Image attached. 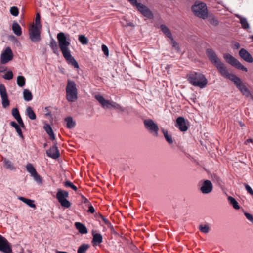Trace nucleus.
Masks as SVG:
<instances>
[{
	"label": "nucleus",
	"instance_id": "f257e3e1",
	"mask_svg": "<svg viewBox=\"0 0 253 253\" xmlns=\"http://www.w3.org/2000/svg\"><path fill=\"white\" fill-rule=\"evenodd\" d=\"M58 45L63 57L69 64H70L75 68L79 67L78 63L71 55V51L69 49L70 45L69 35L65 34L63 32H59L57 35Z\"/></svg>",
	"mask_w": 253,
	"mask_h": 253
},
{
	"label": "nucleus",
	"instance_id": "f03ea898",
	"mask_svg": "<svg viewBox=\"0 0 253 253\" xmlns=\"http://www.w3.org/2000/svg\"><path fill=\"white\" fill-rule=\"evenodd\" d=\"M187 79L192 85L200 88L205 87L208 83L205 76L200 72H191L187 75Z\"/></svg>",
	"mask_w": 253,
	"mask_h": 253
},
{
	"label": "nucleus",
	"instance_id": "7ed1b4c3",
	"mask_svg": "<svg viewBox=\"0 0 253 253\" xmlns=\"http://www.w3.org/2000/svg\"><path fill=\"white\" fill-rule=\"evenodd\" d=\"M206 54L210 61L217 68L221 76L225 75L228 70L225 65L218 58L215 52L211 49L206 50Z\"/></svg>",
	"mask_w": 253,
	"mask_h": 253
},
{
	"label": "nucleus",
	"instance_id": "20e7f679",
	"mask_svg": "<svg viewBox=\"0 0 253 253\" xmlns=\"http://www.w3.org/2000/svg\"><path fill=\"white\" fill-rule=\"evenodd\" d=\"M223 77L233 81L236 85L237 88L242 93V94L247 97L250 95V92L247 87L243 84L240 78L235 75L229 73L228 71L225 75Z\"/></svg>",
	"mask_w": 253,
	"mask_h": 253
},
{
	"label": "nucleus",
	"instance_id": "39448f33",
	"mask_svg": "<svg viewBox=\"0 0 253 253\" xmlns=\"http://www.w3.org/2000/svg\"><path fill=\"white\" fill-rule=\"evenodd\" d=\"M193 14L198 18L205 19L208 17V10L206 4L204 2L196 1L191 7Z\"/></svg>",
	"mask_w": 253,
	"mask_h": 253
},
{
	"label": "nucleus",
	"instance_id": "423d86ee",
	"mask_svg": "<svg viewBox=\"0 0 253 253\" xmlns=\"http://www.w3.org/2000/svg\"><path fill=\"white\" fill-rule=\"evenodd\" d=\"M94 98L99 102L102 107L104 108L110 109L111 108H113L122 112L125 111V108L120 105L118 103L113 101L106 100L100 94L95 95Z\"/></svg>",
	"mask_w": 253,
	"mask_h": 253
},
{
	"label": "nucleus",
	"instance_id": "0eeeda50",
	"mask_svg": "<svg viewBox=\"0 0 253 253\" xmlns=\"http://www.w3.org/2000/svg\"><path fill=\"white\" fill-rule=\"evenodd\" d=\"M66 98L69 102H74L77 99L78 91L75 83L68 80L66 87Z\"/></svg>",
	"mask_w": 253,
	"mask_h": 253
},
{
	"label": "nucleus",
	"instance_id": "6e6552de",
	"mask_svg": "<svg viewBox=\"0 0 253 253\" xmlns=\"http://www.w3.org/2000/svg\"><path fill=\"white\" fill-rule=\"evenodd\" d=\"M133 6H136L138 10L145 17L148 19L153 18L152 11L142 3H138L137 0H127Z\"/></svg>",
	"mask_w": 253,
	"mask_h": 253
},
{
	"label": "nucleus",
	"instance_id": "1a4fd4ad",
	"mask_svg": "<svg viewBox=\"0 0 253 253\" xmlns=\"http://www.w3.org/2000/svg\"><path fill=\"white\" fill-rule=\"evenodd\" d=\"M41 29L37 26H31L29 29V38L32 42L36 43L39 42L41 40Z\"/></svg>",
	"mask_w": 253,
	"mask_h": 253
},
{
	"label": "nucleus",
	"instance_id": "9d476101",
	"mask_svg": "<svg viewBox=\"0 0 253 253\" xmlns=\"http://www.w3.org/2000/svg\"><path fill=\"white\" fill-rule=\"evenodd\" d=\"M144 125L145 128L154 136H158V131L159 130L158 126L154 122V121L151 119H146L143 121Z\"/></svg>",
	"mask_w": 253,
	"mask_h": 253
},
{
	"label": "nucleus",
	"instance_id": "9b49d317",
	"mask_svg": "<svg viewBox=\"0 0 253 253\" xmlns=\"http://www.w3.org/2000/svg\"><path fill=\"white\" fill-rule=\"evenodd\" d=\"M69 197V193L67 191L58 189L56 193V198L62 207L69 208L71 206V203L67 200Z\"/></svg>",
	"mask_w": 253,
	"mask_h": 253
},
{
	"label": "nucleus",
	"instance_id": "f8f14e48",
	"mask_svg": "<svg viewBox=\"0 0 253 253\" xmlns=\"http://www.w3.org/2000/svg\"><path fill=\"white\" fill-rule=\"evenodd\" d=\"M223 57L224 59L228 64L231 65L236 68L245 72L248 71V69L246 67H244L238 60L230 54L225 53L224 54Z\"/></svg>",
	"mask_w": 253,
	"mask_h": 253
},
{
	"label": "nucleus",
	"instance_id": "ddd939ff",
	"mask_svg": "<svg viewBox=\"0 0 253 253\" xmlns=\"http://www.w3.org/2000/svg\"><path fill=\"white\" fill-rule=\"evenodd\" d=\"M0 252L2 253H13L11 244L1 235H0Z\"/></svg>",
	"mask_w": 253,
	"mask_h": 253
},
{
	"label": "nucleus",
	"instance_id": "4468645a",
	"mask_svg": "<svg viewBox=\"0 0 253 253\" xmlns=\"http://www.w3.org/2000/svg\"><path fill=\"white\" fill-rule=\"evenodd\" d=\"M27 171L31 174V176L33 177L34 179L39 184L42 183V178L37 173L35 168L33 165L29 163L26 166Z\"/></svg>",
	"mask_w": 253,
	"mask_h": 253
},
{
	"label": "nucleus",
	"instance_id": "2eb2a0df",
	"mask_svg": "<svg viewBox=\"0 0 253 253\" xmlns=\"http://www.w3.org/2000/svg\"><path fill=\"white\" fill-rule=\"evenodd\" d=\"M0 94L2 99V104L3 108H6L9 105V101L8 99V96L5 86L0 84Z\"/></svg>",
	"mask_w": 253,
	"mask_h": 253
},
{
	"label": "nucleus",
	"instance_id": "dca6fc26",
	"mask_svg": "<svg viewBox=\"0 0 253 253\" xmlns=\"http://www.w3.org/2000/svg\"><path fill=\"white\" fill-rule=\"evenodd\" d=\"M13 59V53L10 47H7L1 55L0 61L2 64H6Z\"/></svg>",
	"mask_w": 253,
	"mask_h": 253
},
{
	"label": "nucleus",
	"instance_id": "f3484780",
	"mask_svg": "<svg viewBox=\"0 0 253 253\" xmlns=\"http://www.w3.org/2000/svg\"><path fill=\"white\" fill-rule=\"evenodd\" d=\"M175 126L182 132L186 131L188 129V126H187L186 121L182 117H178L177 118Z\"/></svg>",
	"mask_w": 253,
	"mask_h": 253
},
{
	"label": "nucleus",
	"instance_id": "a211bd4d",
	"mask_svg": "<svg viewBox=\"0 0 253 253\" xmlns=\"http://www.w3.org/2000/svg\"><path fill=\"white\" fill-rule=\"evenodd\" d=\"M212 189L213 185L211 182L209 180H206L203 182L200 190L203 194H209L212 191Z\"/></svg>",
	"mask_w": 253,
	"mask_h": 253
},
{
	"label": "nucleus",
	"instance_id": "6ab92c4d",
	"mask_svg": "<svg viewBox=\"0 0 253 253\" xmlns=\"http://www.w3.org/2000/svg\"><path fill=\"white\" fill-rule=\"evenodd\" d=\"M46 154L47 156L54 159H56L59 157V151L56 146V144L46 151Z\"/></svg>",
	"mask_w": 253,
	"mask_h": 253
},
{
	"label": "nucleus",
	"instance_id": "aec40b11",
	"mask_svg": "<svg viewBox=\"0 0 253 253\" xmlns=\"http://www.w3.org/2000/svg\"><path fill=\"white\" fill-rule=\"evenodd\" d=\"M239 56L245 61L248 63H253V58L251 55L244 48H242L239 53Z\"/></svg>",
	"mask_w": 253,
	"mask_h": 253
},
{
	"label": "nucleus",
	"instance_id": "412c9836",
	"mask_svg": "<svg viewBox=\"0 0 253 253\" xmlns=\"http://www.w3.org/2000/svg\"><path fill=\"white\" fill-rule=\"evenodd\" d=\"M92 244L93 246H96L102 242V236L99 233L92 234Z\"/></svg>",
	"mask_w": 253,
	"mask_h": 253
},
{
	"label": "nucleus",
	"instance_id": "4be33fe9",
	"mask_svg": "<svg viewBox=\"0 0 253 253\" xmlns=\"http://www.w3.org/2000/svg\"><path fill=\"white\" fill-rule=\"evenodd\" d=\"M75 225L77 229L79 231V232L80 233L82 234H85L87 233V229L85 226L83 224L80 222H76Z\"/></svg>",
	"mask_w": 253,
	"mask_h": 253
},
{
	"label": "nucleus",
	"instance_id": "5701e85b",
	"mask_svg": "<svg viewBox=\"0 0 253 253\" xmlns=\"http://www.w3.org/2000/svg\"><path fill=\"white\" fill-rule=\"evenodd\" d=\"M50 47L52 49L53 52L56 54H59V49H58V46L57 45V43L55 40L53 39L50 40V42H49V44Z\"/></svg>",
	"mask_w": 253,
	"mask_h": 253
},
{
	"label": "nucleus",
	"instance_id": "b1692460",
	"mask_svg": "<svg viewBox=\"0 0 253 253\" xmlns=\"http://www.w3.org/2000/svg\"><path fill=\"white\" fill-rule=\"evenodd\" d=\"M12 30L14 33L18 36H21L22 34V29L21 27L19 25V24L17 22H14L12 24Z\"/></svg>",
	"mask_w": 253,
	"mask_h": 253
},
{
	"label": "nucleus",
	"instance_id": "393cba45",
	"mask_svg": "<svg viewBox=\"0 0 253 253\" xmlns=\"http://www.w3.org/2000/svg\"><path fill=\"white\" fill-rule=\"evenodd\" d=\"M44 129L49 136L50 139L52 140H54L55 139V137L53 132V131L50 126L48 124H46L44 126Z\"/></svg>",
	"mask_w": 253,
	"mask_h": 253
},
{
	"label": "nucleus",
	"instance_id": "a878e982",
	"mask_svg": "<svg viewBox=\"0 0 253 253\" xmlns=\"http://www.w3.org/2000/svg\"><path fill=\"white\" fill-rule=\"evenodd\" d=\"M162 131L167 142L169 144H172L173 143V140L171 135L169 134L168 130L164 129V128H162Z\"/></svg>",
	"mask_w": 253,
	"mask_h": 253
},
{
	"label": "nucleus",
	"instance_id": "bb28decb",
	"mask_svg": "<svg viewBox=\"0 0 253 253\" xmlns=\"http://www.w3.org/2000/svg\"><path fill=\"white\" fill-rule=\"evenodd\" d=\"M237 17L240 20L242 27L244 29H248L250 28V25L248 23L246 18L242 17L240 15H237Z\"/></svg>",
	"mask_w": 253,
	"mask_h": 253
},
{
	"label": "nucleus",
	"instance_id": "cd10ccee",
	"mask_svg": "<svg viewBox=\"0 0 253 253\" xmlns=\"http://www.w3.org/2000/svg\"><path fill=\"white\" fill-rule=\"evenodd\" d=\"M161 31L169 38L172 39V35L169 29L165 25L162 24L160 26Z\"/></svg>",
	"mask_w": 253,
	"mask_h": 253
},
{
	"label": "nucleus",
	"instance_id": "c85d7f7f",
	"mask_svg": "<svg viewBox=\"0 0 253 253\" xmlns=\"http://www.w3.org/2000/svg\"><path fill=\"white\" fill-rule=\"evenodd\" d=\"M65 121L67 122L66 126L69 129H72L75 126L76 123L73 120L72 117H67L65 119Z\"/></svg>",
	"mask_w": 253,
	"mask_h": 253
},
{
	"label": "nucleus",
	"instance_id": "c756f323",
	"mask_svg": "<svg viewBox=\"0 0 253 253\" xmlns=\"http://www.w3.org/2000/svg\"><path fill=\"white\" fill-rule=\"evenodd\" d=\"M18 199L23 202L31 208H36V205L34 204V201L33 200L27 199L23 197H18Z\"/></svg>",
	"mask_w": 253,
	"mask_h": 253
},
{
	"label": "nucleus",
	"instance_id": "7c9ffc66",
	"mask_svg": "<svg viewBox=\"0 0 253 253\" xmlns=\"http://www.w3.org/2000/svg\"><path fill=\"white\" fill-rule=\"evenodd\" d=\"M10 124L11 126H12L13 127H14L15 128L16 131L17 132V133L18 134V135H19V136L21 138H23L24 137H23L22 132V130H21V129L20 126L14 121L11 122Z\"/></svg>",
	"mask_w": 253,
	"mask_h": 253
},
{
	"label": "nucleus",
	"instance_id": "2f4dec72",
	"mask_svg": "<svg viewBox=\"0 0 253 253\" xmlns=\"http://www.w3.org/2000/svg\"><path fill=\"white\" fill-rule=\"evenodd\" d=\"M26 115L31 120H35L36 118V115L33 110L32 107L28 106L26 108Z\"/></svg>",
	"mask_w": 253,
	"mask_h": 253
},
{
	"label": "nucleus",
	"instance_id": "473e14b6",
	"mask_svg": "<svg viewBox=\"0 0 253 253\" xmlns=\"http://www.w3.org/2000/svg\"><path fill=\"white\" fill-rule=\"evenodd\" d=\"M23 98L25 101H31L33 98V95L31 92L28 89H24L23 90Z\"/></svg>",
	"mask_w": 253,
	"mask_h": 253
},
{
	"label": "nucleus",
	"instance_id": "72a5a7b5",
	"mask_svg": "<svg viewBox=\"0 0 253 253\" xmlns=\"http://www.w3.org/2000/svg\"><path fill=\"white\" fill-rule=\"evenodd\" d=\"M3 164L4 167L7 169H10L11 170H14L16 169L14 167L12 163L6 159H4L3 160Z\"/></svg>",
	"mask_w": 253,
	"mask_h": 253
},
{
	"label": "nucleus",
	"instance_id": "f704fd0d",
	"mask_svg": "<svg viewBox=\"0 0 253 253\" xmlns=\"http://www.w3.org/2000/svg\"><path fill=\"white\" fill-rule=\"evenodd\" d=\"M228 200L230 203V204L232 205L234 209L236 210H238L240 209V206L238 204L237 201L231 196H229L228 197Z\"/></svg>",
	"mask_w": 253,
	"mask_h": 253
},
{
	"label": "nucleus",
	"instance_id": "c9c22d12",
	"mask_svg": "<svg viewBox=\"0 0 253 253\" xmlns=\"http://www.w3.org/2000/svg\"><path fill=\"white\" fill-rule=\"evenodd\" d=\"M89 247L90 246L88 244H83L79 247L77 253H85Z\"/></svg>",
	"mask_w": 253,
	"mask_h": 253
},
{
	"label": "nucleus",
	"instance_id": "e433bc0d",
	"mask_svg": "<svg viewBox=\"0 0 253 253\" xmlns=\"http://www.w3.org/2000/svg\"><path fill=\"white\" fill-rule=\"evenodd\" d=\"M26 79L24 76H19L17 78V83L19 86L23 87L25 85Z\"/></svg>",
	"mask_w": 253,
	"mask_h": 253
},
{
	"label": "nucleus",
	"instance_id": "4c0bfd02",
	"mask_svg": "<svg viewBox=\"0 0 253 253\" xmlns=\"http://www.w3.org/2000/svg\"><path fill=\"white\" fill-rule=\"evenodd\" d=\"M79 41L83 45H86L88 43V39L84 35H79Z\"/></svg>",
	"mask_w": 253,
	"mask_h": 253
},
{
	"label": "nucleus",
	"instance_id": "58836bf2",
	"mask_svg": "<svg viewBox=\"0 0 253 253\" xmlns=\"http://www.w3.org/2000/svg\"><path fill=\"white\" fill-rule=\"evenodd\" d=\"M64 185L65 187L68 188L70 187L72 188L74 191H76L78 190L77 186L73 184L70 181H66L64 183Z\"/></svg>",
	"mask_w": 253,
	"mask_h": 253
},
{
	"label": "nucleus",
	"instance_id": "ea45409f",
	"mask_svg": "<svg viewBox=\"0 0 253 253\" xmlns=\"http://www.w3.org/2000/svg\"><path fill=\"white\" fill-rule=\"evenodd\" d=\"M170 39L171 40L170 43L172 47L174 48L177 52H179L180 47L177 42L173 39V37H172V39Z\"/></svg>",
	"mask_w": 253,
	"mask_h": 253
},
{
	"label": "nucleus",
	"instance_id": "a19ab883",
	"mask_svg": "<svg viewBox=\"0 0 253 253\" xmlns=\"http://www.w3.org/2000/svg\"><path fill=\"white\" fill-rule=\"evenodd\" d=\"M199 230L201 232L207 234L210 231V227L208 225L201 224L199 225Z\"/></svg>",
	"mask_w": 253,
	"mask_h": 253
},
{
	"label": "nucleus",
	"instance_id": "79ce46f5",
	"mask_svg": "<svg viewBox=\"0 0 253 253\" xmlns=\"http://www.w3.org/2000/svg\"><path fill=\"white\" fill-rule=\"evenodd\" d=\"M37 26L38 27L42 28V25L40 23V15L39 13H37L36 16L35 23L31 26Z\"/></svg>",
	"mask_w": 253,
	"mask_h": 253
},
{
	"label": "nucleus",
	"instance_id": "37998d69",
	"mask_svg": "<svg viewBox=\"0 0 253 253\" xmlns=\"http://www.w3.org/2000/svg\"><path fill=\"white\" fill-rule=\"evenodd\" d=\"M10 12L11 15L17 16L19 14V9L16 6H13L10 8Z\"/></svg>",
	"mask_w": 253,
	"mask_h": 253
},
{
	"label": "nucleus",
	"instance_id": "c03bdc74",
	"mask_svg": "<svg viewBox=\"0 0 253 253\" xmlns=\"http://www.w3.org/2000/svg\"><path fill=\"white\" fill-rule=\"evenodd\" d=\"M99 217H100V218L102 220V221H103V222L108 226V227H110L111 226V224L110 223V222L105 217H104V216H103L101 214H100L99 215Z\"/></svg>",
	"mask_w": 253,
	"mask_h": 253
},
{
	"label": "nucleus",
	"instance_id": "a18cd8bd",
	"mask_svg": "<svg viewBox=\"0 0 253 253\" xmlns=\"http://www.w3.org/2000/svg\"><path fill=\"white\" fill-rule=\"evenodd\" d=\"M13 74L12 71H8L3 76L6 80H11L13 78Z\"/></svg>",
	"mask_w": 253,
	"mask_h": 253
},
{
	"label": "nucleus",
	"instance_id": "49530a36",
	"mask_svg": "<svg viewBox=\"0 0 253 253\" xmlns=\"http://www.w3.org/2000/svg\"><path fill=\"white\" fill-rule=\"evenodd\" d=\"M11 113L15 119L17 117L20 116L19 112L17 108L12 109L11 111Z\"/></svg>",
	"mask_w": 253,
	"mask_h": 253
},
{
	"label": "nucleus",
	"instance_id": "de8ad7c7",
	"mask_svg": "<svg viewBox=\"0 0 253 253\" xmlns=\"http://www.w3.org/2000/svg\"><path fill=\"white\" fill-rule=\"evenodd\" d=\"M245 188L247 192L250 194L252 196H253V190L252 188L247 184L245 183L244 184Z\"/></svg>",
	"mask_w": 253,
	"mask_h": 253
},
{
	"label": "nucleus",
	"instance_id": "09e8293b",
	"mask_svg": "<svg viewBox=\"0 0 253 253\" xmlns=\"http://www.w3.org/2000/svg\"><path fill=\"white\" fill-rule=\"evenodd\" d=\"M102 50L104 54L108 56L109 55V50L107 46L104 44L102 45Z\"/></svg>",
	"mask_w": 253,
	"mask_h": 253
},
{
	"label": "nucleus",
	"instance_id": "8fccbe9b",
	"mask_svg": "<svg viewBox=\"0 0 253 253\" xmlns=\"http://www.w3.org/2000/svg\"><path fill=\"white\" fill-rule=\"evenodd\" d=\"M19 125L23 128L25 127V125L22 121L21 116L15 118Z\"/></svg>",
	"mask_w": 253,
	"mask_h": 253
},
{
	"label": "nucleus",
	"instance_id": "3c124183",
	"mask_svg": "<svg viewBox=\"0 0 253 253\" xmlns=\"http://www.w3.org/2000/svg\"><path fill=\"white\" fill-rule=\"evenodd\" d=\"M246 217L253 224V216L252 214L249 213H245Z\"/></svg>",
	"mask_w": 253,
	"mask_h": 253
},
{
	"label": "nucleus",
	"instance_id": "603ef678",
	"mask_svg": "<svg viewBox=\"0 0 253 253\" xmlns=\"http://www.w3.org/2000/svg\"><path fill=\"white\" fill-rule=\"evenodd\" d=\"M210 22L212 25L214 26H217L218 24V21L215 18H212L211 19H210Z\"/></svg>",
	"mask_w": 253,
	"mask_h": 253
},
{
	"label": "nucleus",
	"instance_id": "864d4df0",
	"mask_svg": "<svg viewBox=\"0 0 253 253\" xmlns=\"http://www.w3.org/2000/svg\"><path fill=\"white\" fill-rule=\"evenodd\" d=\"M82 198V203L86 204L87 205L90 204L89 200L84 195L81 196Z\"/></svg>",
	"mask_w": 253,
	"mask_h": 253
},
{
	"label": "nucleus",
	"instance_id": "5fc2aeb1",
	"mask_svg": "<svg viewBox=\"0 0 253 253\" xmlns=\"http://www.w3.org/2000/svg\"><path fill=\"white\" fill-rule=\"evenodd\" d=\"M88 205L89 206L88 212H90L91 213H93L95 212V210H94V207L90 204H89Z\"/></svg>",
	"mask_w": 253,
	"mask_h": 253
},
{
	"label": "nucleus",
	"instance_id": "6e6d98bb",
	"mask_svg": "<svg viewBox=\"0 0 253 253\" xmlns=\"http://www.w3.org/2000/svg\"><path fill=\"white\" fill-rule=\"evenodd\" d=\"M240 44L239 43L236 42V43H235V44H234L235 48L238 49V48H240Z\"/></svg>",
	"mask_w": 253,
	"mask_h": 253
},
{
	"label": "nucleus",
	"instance_id": "4d7b16f0",
	"mask_svg": "<svg viewBox=\"0 0 253 253\" xmlns=\"http://www.w3.org/2000/svg\"><path fill=\"white\" fill-rule=\"evenodd\" d=\"M253 143V139H247L246 142H245V143L247 144V143Z\"/></svg>",
	"mask_w": 253,
	"mask_h": 253
},
{
	"label": "nucleus",
	"instance_id": "13d9d810",
	"mask_svg": "<svg viewBox=\"0 0 253 253\" xmlns=\"http://www.w3.org/2000/svg\"><path fill=\"white\" fill-rule=\"evenodd\" d=\"M56 253H68L67 252H65V251H60L58 250H56Z\"/></svg>",
	"mask_w": 253,
	"mask_h": 253
},
{
	"label": "nucleus",
	"instance_id": "bf43d9fd",
	"mask_svg": "<svg viewBox=\"0 0 253 253\" xmlns=\"http://www.w3.org/2000/svg\"><path fill=\"white\" fill-rule=\"evenodd\" d=\"M47 144L46 143H44V145H43V147L45 148V147H47Z\"/></svg>",
	"mask_w": 253,
	"mask_h": 253
},
{
	"label": "nucleus",
	"instance_id": "052dcab7",
	"mask_svg": "<svg viewBox=\"0 0 253 253\" xmlns=\"http://www.w3.org/2000/svg\"><path fill=\"white\" fill-rule=\"evenodd\" d=\"M250 38L253 41V35L251 36Z\"/></svg>",
	"mask_w": 253,
	"mask_h": 253
},
{
	"label": "nucleus",
	"instance_id": "680f3d73",
	"mask_svg": "<svg viewBox=\"0 0 253 253\" xmlns=\"http://www.w3.org/2000/svg\"><path fill=\"white\" fill-rule=\"evenodd\" d=\"M0 72H3V70H1L0 69Z\"/></svg>",
	"mask_w": 253,
	"mask_h": 253
}]
</instances>
